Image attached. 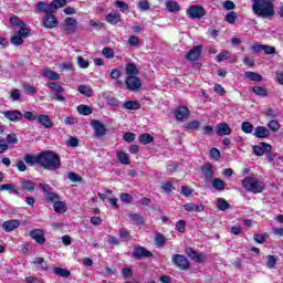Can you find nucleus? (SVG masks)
<instances>
[{"instance_id":"obj_35","label":"nucleus","mask_w":283,"mask_h":283,"mask_svg":"<svg viewBox=\"0 0 283 283\" xmlns=\"http://www.w3.org/2000/svg\"><path fill=\"white\" fill-rule=\"evenodd\" d=\"M22 189H24V191H34L36 185L28 179L22 180L20 182Z\"/></svg>"},{"instance_id":"obj_14","label":"nucleus","mask_w":283,"mask_h":283,"mask_svg":"<svg viewBox=\"0 0 283 283\" xmlns=\"http://www.w3.org/2000/svg\"><path fill=\"white\" fill-rule=\"evenodd\" d=\"M202 54V45H196L186 54L187 61H198Z\"/></svg>"},{"instance_id":"obj_9","label":"nucleus","mask_w":283,"mask_h":283,"mask_svg":"<svg viewBox=\"0 0 283 283\" xmlns=\"http://www.w3.org/2000/svg\"><path fill=\"white\" fill-rule=\"evenodd\" d=\"M187 14H189L191 19H202V17L207 14V11L202 6L195 4L188 8Z\"/></svg>"},{"instance_id":"obj_20","label":"nucleus","mask_w":283,"mask_h":283,"mask_svg":"<svg viewBox=\"0 0 283 283\" xmlns=\"http://www.w3.org/2000/svg\"><path fill=\"white\" fill-rule=\"evenodd\" d=\"M92 126L95 130L97 138H101V136H105L107 129L105 128V125L101 123V120H93Z\"/></svg>"},{"instance_id":"obj_58","label":"nucleus","mask_w":283,"mask_h":283,"mask_svg":"<svg viewBox=\"0 0 283 283\" xmlns=\"http://www.w3.org/2000/svg\"><path fill=\"white\" fill-rule=\"evenodd\" d=\"M119 200L122 202H125L126 205H129L134 200V197H132V195H129V193H122L119 196Z\"/></svg>"},{"instance_id":"obj_48","label":"nucleus","mask_w":283,"mask_h":283,"mask_svg":"<svg viewBox=\"0 0 283 283\" xmlns=\"http://www.w3.org/2000/svg\"><path fill=\"white\" fill-rule=\"evenodd\" d=\"M138 10H140L142 12H147V10H149V8H151V4L149 3V1L147 0H142L139 1V3L137 4Z\"/></svg>"},{"instance_id":"obj_44","label":"nucleus","mask_w":283,"mask_h":283,"mask_svg":"<svg viewBox=\"0 0 283 283\" xmlns=\"http://www.w3.org/2000/svg\"><path fill=\"white\" fill-rule=\"evenodd\" d=\"M53 273H54L55 275H59L60 277H70V275H71L70 271H69V270H65V269H63V268H55V269L53 270Z\"/></svg>"},{"instance_id":"obj_51","label":"nucleus","mask_w":283,"mask_h":283,"mask_svg":"<svg viewBox=\"0 0 283 283\" xmlns=\"http://www.w3.org/2000/svg\"><path fill=\"white\" fill-rule=\"evenodd\" d=\"M277 264V258L275 255H268L266 266L268 269H275Z\"/></svg>"},{"instance_id":"obj_17","label":"nucleus","mask_w":283,"mask_h":283,"mask_svg":"<svg viewBox=\"0 0 283 283\" xmlns=\"http://www.w3.org/2000/svg\"><path fill=\"white\" fill-rule=\"evenodd\" d=\"M174 115L177 120H185L189 118V108H187V106H179L175 109Z\"/></svg>"},{"instance_id":"obj_32","label":"nucleus","mask_w":283,"mask_h":283,"mask_svg":"<svg viewBox=\"0 0 283 283\" xmlns=\"http://www.w3.org/2000/svg\"><path fill=\"white\" fill-rule=\"evenodd\" d=\"M245 77H248L249 81H254L256 83H262V81L264 80L262 77V75H260L259 73L252 72V71H247Z\"/></svg>"},{"instance_id":"obj_45","label":"nucleus","mask_w":283,"mask_h":283,"mask_svg":"<svg viewBox=\"0 0 283 283\" xmlns=\"http://www.w3.org/2000/svg\"><path fill=\"white\" fill-rule=\"evenodd\" d=\"M119 238L124 242H128V240H132V234H129V231H127V229L120 228L119 229Z\"/></svg>"},{"instance_id":"obj_40","label":"nucleus","mask_w":283,"mask_h":283,"mask_svg":"<svg viewBox=\"0 0 283 283\" xmlns=\"http://www.w3.org/2000/svg\"><path fill=\"white\" fill-rule=\"evenodd\" d=\"M126 74H128V76H136L139 74L138 67H136L134 64L128 63L126 65Z\"/></svg>"},{"instance_id":"obj_8","label":"nucleus","mask_w":283,"mask_h":283,"mask_svg":"<svg viewBox=\"0 0 283 283\" xmlns=\"http://www.w3.org/2000/svg\"><path fill=\"white\" fill-rule=\"evenodd\" d=\"M76 25H78V22L75 18H65L63 22V32L66 34H74V32H76Z\"/></svg>"},{"instance_id":"obj_59","label":"nucleus","mask_w":283,"mask_h":283,"mask_svg":"<svg viewBox=\"0 0 283 283\" xmlns=\"http://www.w3.org/2000/svg\"><path fill=\"white\" fill-rule=\"evenodd\" d=\"M174 189V186L169 181L161 182V190L165 193H171V190Z\"/></svg>"},{"instance_id":"obj_43","label":"nucleus","mask_w":283,"mask_h":283,"mask_svg":"<svg viewBox=\"0 0 283 283\" xmlns=\"http://www.w3.org/2000/svg\"><path fill=\"white\" fill-rule=\"evenodd\" d=\"M154 142V136L149 135V134H142L139 135V143L142 145H149V143Z\"/></svg>"},{"instance_id":"obj_36","label":"nucleus","mask_w":283,"mask_h":283,"mask_svg":"<svg viewBox=\"0 0 283 283\" xmlns=\"http://www.w3.org/2000/svg\"><path fill=\"white\" fill-rule=\"evenodd\" d=\"M10 23H11V25H17L18 28H20V30H22V28H28L25 25V22H23V20H21L17 15H13V17L10 18Z\"/></svg>"},{"instance_id":"obj_22","label":"nucleus","mask_w":283,"mask_h":283,"mask_svg":"<svg viewBox=\"0 0 283 283\" xmlns=\"http://www.w3.org/2000/svg\"><path fill=\"white\" fill-rule=\"evenodd\" d=\"M255 138H269L271 136V130L264 126H258L254 128Z\"/></svg>"},{"instance_id":"obj_47","label":"nucleus","mask_w":283,"mask_h":283,"mask_svg":"<svg viewBox=\"0 0 283 283\" xmlns=\"http://www.w3.org/2000/svg\"><path fill=\"white\" fill-rule=\"evenodd\" d=\"M227 59H231V52L229 51H223L216 56L218 63H222V61H227Z\"/></svg>"},{"instance_id":"obj_57","label":"nucleus","mask_w":283,"mask_h":283,"mask_svg":"<svg viewBox=\"0 0 283 283\" xmlns=\"http://www.w3.org/2000/svg\"><path fill=\"white\" fill-rule=\"evenodd\" d=\"M235 19H238V13H235L234 11H231L226 15L227 23L233 24L235 23Z\"/></svg>"},{"instance_id":"obj_10","label":"nucleus","mask_w":283,"mask_h":283,"mask_svg":"<svg viewBox=\"0 0 283 283\" xmlns=\"http://www.w3.org/2000/svg\"><path fill=\"white\" fill-rule=\"evenodd\" d=\"M142 86H143V82H140V78L136 76H128L126 78V87L130 92H138V90H140Z\"/></svg>"},{"instance_id":"obj_39","label":"nucleus","mask_w":283,"mask_h":283,"mask_svg":"<svg viewBox=\"0 0 283 283\" xmlns=\"http://www.w3.org/2000/svg\"><path fill=\"white\" fill-rule=\"evenodd\" d=\"M229 207H231V205H229V202L224 200V198H219L217 200V208H219L220 211H227Z\"/></svg>"},{"instance_id":"obj_11","label":"nucleus","mask_w":283,"mask_h":283,"mask_svg":"<svg viewBox=\"0 0 283 283\" xmlns=\"http://www.w3.org/2000/svg\"><path fill=\"white\" fill-rule=\"evenodd\" d=\"M133 258L135 260H143V258H154V253H151L149 250L145 249L144 247H138L134 249Z\"/></svg>"},{"instance_id":"obj_5","label":"nucleus","mask_w":283,"mask_h":283,"mask_svg":"<svg viewBox=\"0 0 283 283\" xmlns=\"http://www.w3.org/2000/svg\"><path fill=\"white\" fill-rule=\"evenodd\" d=\"M171 262L180 271H189L191 269V262H189V259L182 254H174L171 256Z\"/></svg>"},{"instance_id":"obj_4","label":"nucleus","mask_w":283,"mask_h":283,"mask_svg":"<svg viewBox=\"0 0 283 283\" xmlns=\"http://www.w3.org/2000/svg\"><path fill=\"white\" fill-rule=\"evenodd\" d=\"M65 6H67V0H52L50 3L39 1L35 8L38 12H43V14H54L60 8H65Z\"/></svg>"},{"instance_id":"obj_3","label":"nucleus","mask_w":283,"mask_h":283,"mask_svg":"<svg viewBox=\"0 0 283 283\" xmlns=\"http://www.w3.org/2000/svg\"><path fill=\"white\" fill-rule=\"evenodd\" d=\"M241 185L250 193H262L266 187V184L255 176H247Z\"/></svg>"},{"instance_id":"obj_52","label":"nucleus","mask_w":283,"mask_h":283,"mask_svg":"<svg viewBox=\"0 0 283 283\" xmlns=\"http://www.w3.org/2000/svg\"><path fill=\"white\" fill-rule=\"evenodd\" d=\"M107 105L112 107V109H118V106L120 105V101L116 97H111L107 101Z\"/></svg>"},{"instance_id":"obj_38","label":"nucleus","mask_w":283,"mask_h":283,"mask_svg":"<svg viewBox=\"0 0 283 283\" xmlns=\"http://www.w3.org/2000/svg\"><path fill=\"white\" fill-rule=\"evenodd\" d=\"M32 264H34V266L43 269V271L48 270V263H45V260L43 258L33 259Z\"/></svg>"},{"instance_id":"obj_28","label":"nucleus","mask_w":283,"mask_h":283,"mask_svg":"<svg viewBox=\"0 0 283 283\" xmlns=\"http://www.w3.org/2000/svg\"><path fill=\"white\" fill-rule=\"evenodd\" d=\"M107 23H111V25H116V23L120 22V13L118 12H111L108 15H106Z\"/></svg>"},{"instance_id":"obj_2","label":"nucleus","mask_w":283,"mask_h":283,"mask_svg":"<svg viewBox=\"0 0 283 283\" xmlns=\"http://www.w3.org/2000/svg\"><path fill=\"white\" fill-rule=\"evenodd\" d=\"M40 166L48 171H56L61 169V157L52 150H46L40 154Z\"/></svg>"},{"instance_id":"obj_49","label":"nucleus","mask_w":283,"mask_h":283,"mask_svg":"<svg viewBox=\"0 0 283 283\" xmlns=\"http://www.w3.org/2000/svg\"><path fill=\"white\" fill-rule=\"evenodd\" d=\"M268 127L271 132H280L281 125L276 119H272L269 122Z\"/></svg>"},{"instance_id":"obj_62","label":"nucleus","mask_w":283,"mask_h":283,"mask_svg":"<svg viewBox=\"0 0 283 283\" xmlns=\"http://www.w3.org/2000/svg\"><path fill=\"white\" fill-rule=\"evenodd\" d=\"M186 227H187V222H185V220H179L176 223V229H177V231H179V233H185Z\"/></svg>"},{"instance_id":"obj_30","label":"nucleus","mask_w":283,"mask_h":283,"mask_svg":"<svg viewBox=\"0 0 283 283\" xmlns=\"http://www.w3.org/2000/svg\"><path fill=\"white\" fill-rule=\"evenodd\" d=\"M53 209L56 213H65V211H67V206L59 199L53 203Z\"/></svg>"},{"instance_id":"obj_21","label":"nucleus","mask_w":283,"mask_h":283,"mask_svg":"<svg viewBox=\"0 0 283 283\" xmlns=\"http://www.w3.org/2000/svg\"><path fill=\"white\" fill-rule=\"evenodd\" d=\"M30 238L32 240H35L38 244H43L45 242V234L42 232V230L35 229L30 232Z\"/></svg>"},{"instance_id":"obj_26","label":"nucleus","mask_w":283,"mask_h":283,"mask_svg":"<svg viewBox=\"0 0 283 283\" xmlns=\"http://www.w3.org/2000/svg\"><path fill=\"white\" fill-rule=\"evenodd\" d=\"M212 185V189H214L216 191H224L227 184L224 182V180L220 179V178H214L211 181Z\"/></svg>"},{"instance_id":"obj_54","label":"nucleus","mask_w":283,"mask_h":283,"mask_svg":"<svg viewBox=\"0 0 283 283\" xmlns=\"http://www.w3.org/2000/svg\"><path fill=\"white\" fill-rule=\"evenodd\" d=\"M107 242L111 249H114V247H118L120 244V240L114 235H109Z\"/></svg>"},{"instance_id":"obj_13","label":"nucleus","mask_w":283,"mask_h":283,"mask_svg":"<svg viewBox=\"0 0 283 283\" xmlns=\"http://www.w3.org/2000/svg\"><path fill=\"white\" fill-rule=\"evenodd\" d=\"M271 149H273V147L270 144L261 143L253 147V154L255 156H264L266 153L271 154Z\"/></svg>"},{"instance_id":"obj_25","label":"nucleus","mask_w":283,"mask_h":283,"mask_svg":"<svg viewBox=\"0 0 283 283\" xmlns=\"http://www.w3.org/2000/svg\"><path fill=\"white\" fill-rule=\"evenodd\" d=\"M41 154H39L38 156H34L32 154H27L24 156V161L27 163V165H41Z\"/></svg>"},{"instance_id":"obj_29","label":"nucleus","mask_w":283,"mask_h":283,"mask_svg":"<svg viewBox=\"0 0 283 283\" xmlns=\"http://www.w3.org/2000/svg\"><path fill=\"white\" fill-rule=\"evenodd\" d=\"M201 171L206 180H211V178H213V167L211 166V164H207L206 166H203L201 168Z\"/></svg>"},{"instance_id":"obj_42","label":"nucleus","mask_w":283,"mask_h":283,"mask_svg":"<svg viewBox=\"0 0 283 283\" xmlns=\"http://www.w3.org/2000/svg\"><path fill=\"white\" fill-rule=\"evenodd\" d=\"M77 112L82 116H90V114H92V107L82 104V105L77 106Z\"/></svg>"},{"instance_id":"obj_18","label":"nucleus","mask_w":283,"mask_h":283,"mask_svg":"<svg viewBox=\"0 0 283 283\" xmlns=\"http://www.w3.org/2000/svg\"><path fill=\"white\" fill-rule=\"evenodd\" d=\"M186 254L188 255V258L195 260V262H198L199 264H202V262H205V256L201 253L196 252L193 248H187Z\"/></svg>"},{"instance_id":"obj_37","label":"nucleus","mask_w":283,"mask_h":283,"mask_svg":"<svg viewBox=\"0 0 283 283\" xmlns=\"http://www.w3.org/2000/svg\"><path fill=\"white\" fill-rule=\"evenodd\" d=\"M166 243H167V238H165L163 235V233L157 232L155 234V244H156V247H165Z\"/></svg>"},{"instance_id":"obj_55","label":"nucleus","mask_w":283,"mask_h":283,"mask_svg":"<svg viewBox=\"0 0 283 283\" xmlns=\"http://www.w3.org/2000/svg\"><path fill=\"white\" fill-rule=\"evenodd\" d=\"M128 217L130 220H133V222H135V224H143V217H140V214L130 212Z\"/></svg>"},{"instance_id":"obj_24","label":"nucleus","mask_w":283,"mask_h":283,"mask_svg":"<svg viewBox=\"0 0 283 283\" xmlns=\"http://www.w3.org/2000/svg\"><path fill=\"white\" fill-rule=\"evenodd\" d=\"M42 74H43L44 78H48L49 81H59V78H61V75H59V73H56L50 69H43Z\"/></svg>"},{"instance_id":"obj_19","label":"nucleus","mask_w":283,"mask_h":283,"mask_svg":"<svg viewBox=\"0 0 283 283\" xmlns=\"http://www.w3.org/2000/svg\"><path fill=\"white\" fill-rule=\"evenodd\" d=\"M36 122L39 123V125H42V127H45V129L54 127V124H52V119H50V116L46 114L38 115Z\"/></svg>"},{"instance_id":"obj_60","label":"nucleus","mask_w":283,"mask_h":283,"mask_svg":"<svg viewBox=\"0 0 283 283\" xmlns=\"http://www.w3.org/2000/svg\"><path fill=\"white\" fill-rule=\"evenodd\" d=\"M102 54L106 59H114V50L112 48H104L102 50Z\"/></svg>"},{"instance_id":"obj_1","label":"nucleus","mask_w":283,"mask_h":283,"mask_svg":"<svg viewBox=\"0 0 283 283\" xmlns=\"http://www.w3.org/2000/svg\"><path fill=\"white\" fill-rule=\"evenodd\" d=\"M252 12L260 19H273L275 17V0H253Z\"/></svg>"},{"instance_id":"obj_12","label":"nucleus","mask_w":283,"mask_h":283,"mask_svg":"<svg viewBox=\"0 0 283 283\" xmlns=\"http://www.w3.org/2000/svg\"><path fill=\"white\" fill-rule=\"evenodd\" d=\"M2 114L4 118H8L11 123H19V120H23V113H21V111H6Z\"/></svg>"},{"instance_id":"obj_61","label":"nucleus","mask_w":283,"mask_h":283,"mask_svg":"<svg viewBox=\"0 0 283 283\" xmlns=\"http://www.w3.org/2000/svg\"><path fill=\"white\" fill-rule=\"evenodd\" d=\"M77 65L85 70L90 67V62H87V60H85L83 56H77Z\"/></svg>"},{"instance_id":"obj_15","label":"nucleus","mask_w":283,"mask_h":283,"mask_svg":"<svg viewBox=\"0 0 283 283\" xmlns=\"http://www.w3.org/2000/svg\"><path fill=\"white\" fill-rule=\"evenodd\" d=\"M184 209H185V211H188L189 213H191V212L202 213V211H205V205L189 202V203L184 205Z\"/></svg>"},{"instance_id":"obj_53","label":"nucleus","mask_w":283,"mask_h":283,"mask_svg":"<svg viewBox=\"0 0 283 283\" xmlns=\"http://www.w3.org/2000/svg\"><path fill=\"white\" fill-rule=\"evenodd\" d=\"M45 200H46V202H53L54 203V202L61 200V198L55 192H49L45 196Z\"/></svg>"},{"instance_id":"obj_56","label":"nucleus","mask_w":283,"mask_h":283,"mask_svg":"<svg viewBox=\"0 0 283 283\" xmlns=\"http://www.w3.org/2000/svg\"><path fill=\"white\" fill-rule=\"evenodd\" d=\"M22 118H25V120H38L39 115H36V114H34V113H32L30 111H27L22 115Z\"/></svg>"},{"instance_id":"obj_64","label":"nucleus","mask_w":283,"mask_h":283,"mask_svg":"<svg viewBox=\"0 0 283 283\" xmlns=\"http://www.w3.org/2000/svg\"><path fill=\"white\" fill-rule=\"evenodd\" d=\"M10 98H11V101H19V98H21V91L17 90V88L11 91Z\"/></svg>"},{"instance_id":"obj_31","label":"nucleus","mask_w":283,"mask_h":283,"mask_svg":"<svg viewBox=\"0 0 283 283\" xmlns=\"http://www.w3.org/2000/svg\"><path fill=\"white\" fill-rule=\"evenodd\" d=\"M168 12H180V4L174 0L166 1Z\"/></svg>"},{"instance_id":"obj_23","label":"nucleus","mask_w":283,"mask_h":283,"mask_svg":"<svg viewBox=\"0 0 283 283\" xmlns=\"http://www.w3.org/2000/svg\"><path fill=\"white\" fill-rule=\"evenodd\" d=\"M231 134V127L227 123H219L217 125V135L218 136H229Z\"/></svg>"},{"instance_id":"obj_33","label":"nucleus","mask_w":283,"mask_h":283,"mask_svg":"<svg viewBox=\"0 0 283 283\" xmlns=\"http://www.w3.org/2000/svg\"><path fill=\"white\" fill-rule=\"evenodd\" d=\"M77 91L80 94H83L84 96H87L88 98L92 97V94H94V91L92 90V86L90 85H80L77 87Z\"/></svg>"},{"instance_id":"obj_34","label":"nucleus","mask_w":283,"mask_h":283,"mask_svg":"<svg viewBox=\"0 0 283 283\" xmlns=\"http://www.w3.org/2000/svg\"><path fill=\"white\" fill-rule=\"evenodd\" d=\"M48 87H49V90H52L53 95H55V94H63V92H65V88L63 86H61V85H59V84H56L54 82H50L48 84Z\"/></svg>"},{"instance_id":"obj_6","label":"nucleus","mask_w":283,"mask_h":283,"mask_svg":"<svg viewBox=\"0 0 283 283\" xmlns=\"http://www.w3.org/2000/svg\"><path fill=\"white\" fill-rule=\"evenodd\" d=\"M30 28H22L19 31L14 32V34L11 36V43L12 45H23V39H28L31 34Z\"/></svg>"},{"instance_id":"obj_46","label":"nucleus","mask_w":283,"mask_h":283,"mask_svg":"<svg viewBox=\"0 0 283 283\" xmlns=\"http://www.w3.org/2000/svg\"><path fill=\"white\" fill-rule=\"evenodd\" d=\"M252 92H254V94H256V96H268L269 92L266 91L265 87H262V86H254L252 88Z\"/></svg>"},{"instance_id":"obj_50","label":"nucleus","mask_w":283,"mask_h":283,"mask_svg":"<svg viewBox=\"0 0 283 283\" xmlns=\"http://www.w3.org/2000/svg\"><path fill=\"white\" fill-rule=\"evenodd\" d=\"M241 129L244 134H251L253 132V124L249 122H243L241 124Z\"/></svg>"},{"instance_id":"obj_41","label":"nucleus","mask_w":283,"mask_h":283,"mask_svg":"<svg viewBox=\"0 0 283 283\" xmlns=\"http://www.w3.org/2000/svg\"><path fill=\"white\" fill-rule=\"evenodd\" d=\"M124 107L125 109H140V103L136 102V101H128L124 103Z\"/></svg>"},{"instance_id":"obj_16","label":"nucleus","mask_w":283,"mask_h":283,"mask_svg":"<svg viewBox=\"0 0 283 283\" xmlns=\"http://www.w3.org/2000/svg\"><path fill=\"white\" fill-rule=\"evenodd\" d=\"M19 227H21V221L17 220V219L4 221L2 223V229L7 233H10V232L14 231V229H19Z\"/></svg>"},{"instance_id":"obj_27","label":"nucleus","mask_w":283,"mask_h":283,"mask_svg":"<svg viewBox=\"0 0 283 283\" xmlns=\"http://www.w3.org/2000/svg\"><path fill=\"white\" fill-rule=\"evenodd\" d=\"M116 158L117 160H119V163H122V165H132V161L129 160V156L127 155V153L123 150L116 151Z\"/></svg>"},{"instance_id":"obj_63","label":"nucleus","mask_w":283,"mask_h":283,"mask_svg":"<svg viewBox=\"0 0 283 283\" xmlns=\"http://www.w3.org/2000/svg\"><path fill=\"white\" fill-rule=\"evenodd\" d=\"M67 178L71 180V182H81L82 180L81 176H78L76 172H69Z\"/></svg>"},{"instance_id":"obj_7","label":"nucleus","mask_w":283,"mask_h":283,"mask_svg":"<svg viewBox=\"0 0 283 283\" xmlns=\"http://www.w3.org/2000/svg\"><path fill=\"white\" fill-rule=\"evenodd\" d=\"M42 25L46 30H54V28H59V19L55 18L54 13L44 14Z\"/></svg>"}]
</instances>
